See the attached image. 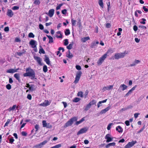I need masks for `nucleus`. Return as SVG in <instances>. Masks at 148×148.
Wrapping results in <instances>:
<instances>
[{
  "label": "nucleus",
  "mask_w": 148,
  "mask_h": 148,
  "mask_svg": "<svg viewBox=\"0 0 148 148\" xmlns=\"http://www.w3.org/2000/svg\"><path fill=\"white\" fill-rule=\"evenodd\" d=\"M42 124L43 127H46L47 126V123H46V121L43 120L42 121Z\"/></svg>",
  "instance_id": "58836bf2"
},
{
  "label": "nucleus",
  "mask_w": 148,
  "mask_h": 148,
  "mask_svg": "<svg viewBox=\"0 0 148 148\" xmlns=\"http://www.w3.org/2000/svg\"><path fill=\"white\" fill-rule=\"evenodd\" d=\"M56 37L58 38H62V35L60 31H59L56 32Z\"/></svg>",
  "instance_id": "412c9836"
},
{
  "label": "nucleus",
  "mask_w": 148,
  "mask_h": 148,
  "mask_svg": "<svg viewBox=\"0 0 148 148\" xmlns=\"http://www.w3.org/2000/svg\"><path fill=\"white\" fill-rule=\"evenodd\" d=\"M136 143L137 141L136 140L129 142L125 146L124 148H130L133 146Z\"/></svg>",
  "instance_id": "6e6552de"
},
{
  "label": "nucleus",
  "mask_w": 148,
  "mask_h": 148,
  "mask_svg": "<svg viewBox=\"0 0 148 148\" xmlns=\"http://www.w3.org/2000/svg\"><path fill=\"white\" fill-rule=\"evenodd\" d=\"M23 53V52H18L16 53L17 54V55L19 56H21L22 55Z\"/></svg>",
  "instance_id": "6e6d98bb"
},
{
  "label": "nucleus",
  "mask_w": 148,
  "mask_h": 148,
  "mask_svg": "<svg viewBox=\"0 0 148 148\" xmlns=\"http://www.w3.org/2000/svg\"><path fill=\"white\" fill-rule=\"evenodd\" d=\"M47 140H45L42 142V143H40V144L42 146V147H43V146L45 145L47 143Z\"/></svg>",
  "instance_id": "4c0bfd02"
},
{
  "label": "nucleus",
  "mask_w": 148,
  "mask_h": 148,
  "mask_svg": "<svg viewBox=\"0 0 148 148\" xmlns=\"http://www.w3.org/2000/svg\"><path fill=\"white\" fill-rule=\"evenodd\" d=\"M133 29L135 32L137 31L138 30V27L136 25H134L133 27Z\"/></svg>",
  "instance_id": "338daca9"
},
{
  "label": "nucleus",
  "mask_w": 148,
  "mask_h": 148,
  "mask_svg": "<svg viewBox=\"0 0 148 148\" xmlns=\"http://www.w3.org/2000/svg\"><path fill=\"white\" fill-rule=\"evenodd\" d=\"M34 35L32 33L30 32L28 34V37L29 38H34Z\"/></svg>",
  "instance_id": "79ce46f5"
},
{
  "label": "nucleus",
  "mask_w": 148,
  "mask_h": 148,
  "mask_svg": "<svg viewBox=\"0 0 148 148\" xmlns=\"http://www.w3.org/2000/svg\"><path fill=\"white\" fill-rule=\"evenodd\" d=\"M18 108V106H17V107H16V105H14L12 107H10L9 108V110L10 111L11 110H14L15 108Z\"/></svg>",
  "instance_id": "7c9ffc66"
},
{
  "label": "nucleus",
  "mask_w": 148,
  "mask_h": 148,
  "mask_svg": "<svg viewBox=\"0 0 148 148\" xmlns=\"http://www.w3.org/2000/svg\"><path fill=\"white\" fill-rule=\"evenodd\" d=\"M40 1L39 0H34V3L36 5H38L40 3Z\"/></svg>",
  "instance_id": "c9c22d12"
},
{
  "label": "nucleus",
  "mask_w": 148,
  "mask_h": 148,
  "mask_svg": "<svg viewBox=\"0 0 148 148\" xmlns=\"http://www.w3.org/2000/svg\"><path fill=\"white\" fill-rule=\"evenodd\" d=\"M21 134L23 136H26L27 134V133L26 132L24 131H23L21 132Z\"/></svg>",
  "instance_id": "13d9d810"
},
{
  "label": "nucleus",
  "mask_w": 148,
  "mask_h": 148,
  "mask_svg": "<svg viewBox=\"0 0 148 148\" xmlns=\"http://www.w3.org/2000/svg\"><path fill=\"white\" fill-rule=\"evenodd\" d=\"M143 9L144 11L146 12H147L148 11V9L145 6H143Z\"/></svg>",
  "instance_id": "774afa93"
},
{
  "label": "nucleus",
  "mask_w": 148,
  "mask_h": 148,
  "mask_svg": "<svg viewBox=\"0 0 148 148\" xmlns=\"http://www.w3.org/2000/svg\"><path fill=\"white\" fill-rule=\"evenodd\" d=\"M110 147L111 146H114L115 145L116 143L114 142L109 143L108 144Z\"/></svg>",
  "instance_id": "052dcab7"
},
{
  "label": "nucleus",
  "mask_w": 148,
  "mask_h": 148,
  "mask_svg": "<svg viewBox=\"0 0 148 148\" xmlns=\"http://www.w3.org/2000/svg\"><path fill=\"white\" fill-rule=\"evenodd\" d=\"M49 39V43H51L53 42V38L50 36H47Z\"/></svg>",
  "instance_id": "473e14b6"
},
{
  "label": "nucleus",
  "mask_w": 148,
  "mask_h": 148,
  "mask_svg": "<svg viewBox=\"0 0 148 148\" xmlns=\"http://www.w3.org/2000/svg\"><path fill=\"white\" fill-rule=\"evenodd\" d=\"M77 120V118L76 117H74L71 119L69 121L66 122L64 126V127L66 128V127L71 125L73 122L76 121Z\"/></svg>",
  "instance_id": "20e7f679"
},
{
  "label": "nucleus",
  "mask_w": 148,
  "mask_h": 148,
  "mask_svg": "<svg viewBox=\"0 0 148 148\" xmlns=\"http://www.w3.org/2000/svg\"><path fill=\"white\" fill-rule=\"evenodd\" d=\"M34 57L35 60L36 61L39 65L40 66L42 65V59L41 58L37 56H34Z\"/></svg>",
  "instance_id": "9d476101"
},
{
  "label": "nucleus",
  "mask_w": 148,
  "mask_h": 148,
  "mask_svg": "<svg viewBox=\"0 0 148 148\" xmlns=\"http://www.w3.org/2000/svg\"><path fill=\"white\" fill-rule=\"evenodd\" d=\"M19 70V68L16 69H9L6 71V72L8 73H13L17 72V71Z\"/></svg>",
  "instance_id": "4468645a"
},
{
  "label": "nucleus",
  "mask_w": 148,
  "mask_h": 148,
  "mask_svg": "<svg viewBox=\"0 0 148 148\" xmlns=\"http://www.w3.org/2000/svg\"><path fill=\"white\" fill-rule=\"evenodd\" d=\"M106 4L108 6V10L109 11V10L110 9L111 7L110 6V2L109 1L108 2H106Z\"/></svg>",
  "instance_id": "37998d69"
},
{
  "label": "nucleus",
  "mask_w": 148,
  "mask_h": 148,
  "mask_svg": "<svg viewBox=\"0 0 148 148\" xmlns=\"http://www.w3.org/2000/svg\"><path fill=\"white\" fill-rule=\"evenodd\" d=\"M85 118V117H84L79 121H77L75 123V124L77 125H78L80 123H82L84 121Z\"/></svg>",
  "instance_id": "393cba45"
},
{
  "label": "nucleus",
  "mask_w": 148,
  "mask_h": 148,
  "mask_svg": "<svg viewBox=\"0 0 148 148\" xmlns=\"http://www.w3.org/2000/svg\"><path fill=\"white\" fill-rule=\"evenodd\" d=\"M88 127H85L81 129L77 133V135H79L82 134L86 133L88 130Z\"/></svg>",
  "instance_id": "1a4fd4ad"
},
{
  "label": "nucleus",
  "mask_w": 148,
  "mask_h": 148,
  "mask_svg": "<svg viewBox=\"0 0 148 148\" xmlns=\"http://www.w3.org/2000/svg\"><path fill=\"white\" fill-rule=\"evenodd\" d=\"M111 25L110 23H107L106 24V27L107 28H109L110 27Z\"/></svg>",
  "instance_id": "69168bd1"
},
{
  "label": "nucleus",
  "mask_w": 148,
  "mask_h": 148,
  "mask_svg": "<svg viewBox=\"0 0 148 148\" xmlns=\"http://www.w3.org/2000/svg\"><path fill=\"white\" fill-rule=\"evenodd\" d=\"M98 3L101 8H103L104 5L103 0H99L98 1Z\"/></svg>",
  "instance_id": "cd10ccee"
},
{
  "label": "nucleus",
  "mask_w": 148,
  "mask_h": 148,
  "mask_svg": "<svg viewBox=\"0 0 148 148\" xmlns=\"http://www.w3.org/2000/svg\"><path fill=\"white\" fill-rule=\"evenodd\" d=\"M6 14L9 17H12L14 16V13L11 10L8 9Z\"/></svg>",
  "instance_id": "2eb2a0df"
},
{
  "label": "nucleus",
  "mask_w": 148,
  "mask_h": 148,
  "mask_svg": "<svg viewBox=\"0 0 148 148\" xmlns=\"http://www.w3.org/2000/svg\"><path fill=\"white\" fill-rule=\"evenodd\" d=\"M66 56L67 57L69 58H72L73 57L72 54L71 53L70 51H69L66 54Z\"/></svg>",
  "instance_id": "a878e982"
},
{
  "label": "nucleus",
  "mask_w": 148,
  "mask_h": 148,
  "mask_svg": "<svg viewBox=\"0 0 148 148\" xmlns=\"http://www.w3.org/2000/svg\"><path fill=\"white\" fill-rule=\"evenodd\" d=\"M110 108V107L108 106L105 109L102 110L100 112L101 114H104L108 112Z\"/></svg>",
  "instance_id": "dca6fc26"
},
{
  "label": "nucleus",
  "mask_w": 148,
  "mask_h": 148,
  "mask_svg": "<svg viewBox=\"0 0 148 148\" xmlns=\"http://www.w3.org/2000/svg\"><path fill=\"white\" fill-rule=\"evenodd\" d=\"M71 23L72 26H75L76 24V21L75 20H73V19H71Z\"/></svg>",
  "instance_id": "de8ad7c7"
},
{
  "label": "nucleus",
  "mask_w": 148,
  "mask_h": 148,
  "mask_svg": "<svg viewBox=\"0 0 148 148\" xmlns=\"http://www.w3.org/2000/svg\"><path fill=\"white\" fill-rule=\"evenodd\" d=\"M70 33V30L69 29H66L65 31V35L66 36H68Z\"/></svg>",
  "instance_id": "f704fd0d"
},
{
  "label": "nucleus",
  "mask_w": 148,
  "mask_h": 148,
  "mask_svg": "<svg viewBox=\"0 0 148 148\" xmlns=\"http://www.w3.org/2000/svg\"><path fill=\"white\" fill-rule=\"evenodd\" d=\"M28 77L32 80L36 79L34 71L29 68H28Z\"/></svg>",
  "instance_id": "f03ea898"
},
{
  "label": "nucleus",
  "mask_w": 148,
  "mask_h": 148,
  "mask_svg": "<svg viewBox=\"0 0 148 148\" xmlns=\"http://www.w3.org/2000/svg\"><path fill=\"white\" fill-rule=\"evenodd\" d=\"M19 7L17 6H14L13 7L12 9L13 10H18L19 9Z\"/></svg>",
  "instance_id": "864d4df0"
},
{
  "label": "nucleus",
  "mask_w": 148,
  "mask_h": 148,
  "mask_svg": "<svg viewBox=\"0 0 148 148\" xmlns=\"http://www.w3.org/2000/svg\"><path fill=\"white\" fill-rule=\"evenodd\" d=\"M42 147L40 143L34 146L33 148H41Z\"/></svg>",
  "instance_id": "ea45409f"
},
{
  "label": "nucleus",
  "mask_w": 148,
  "mask_h": 148,
  "mask_svg": "<svg viewBox=\"0 0 148 148\" xmlns=\"http://www.w3.org/2000/svg\"><path fill=\"white\" fill-rule=\"evenodd\" d=\"M39 53H43V54H45V52L44 50L42 48H41L39 50Z\"/></svg>",
  "instance_id": "c03bdc74"
},
{
  "label": "nucleus",
  "mask_w": 148,
  "mask_h": 148,
  "mask_svg": "<svg viewBox=\"0 0 148 148\" xmlns=\"http://www.w3.org/2000/svg\"><path fill=\"white\" fill-rule=\"evenodd\" d=\"M91 106L88 103V104H87L86 105V106L85 107V110H88L91 107Z\"/></svg>",
  "instance_id": "a18cd8bd"
},
{
  "label": "nucleus",
  "mask_w": 148,
  "mask_h": 148,
  "mask_svg": "<svg viewBox=\"0 0 148 148\" xmlns=\"http://www.w3.org/2000/svg\"><path fill=\"white\" fill-rule=\"evenodd\" d=\"M10 121H11V120L10 119H8L7 122H6V123H5V124L4 127L8 126V124L10 122Z\"/></svg>",
  "instance_id": "09e8293b"
},
{
  "label": "nucleus",
  "mask_w": 148,
  "mask_h": 148,
  "mask_svg": "<svg viewBox=\"0 0 148 148\" xmlns=\"http://www.w3.org/2000/svg\"><path fill=\"white\" fill-rule=\"evenodd\" d=\"M82 73L81 71L78 72L76 74L75 79L74 81V83L76 84L79 81L81 76Z\"/></svg>",
  "instance_id": "423d86ee"
},
{
  "label": "nucleus",
  "mask_w": 148,
  "mask_h": 148,
  "mask_svg": "<svg viewBox=\"0 0 148 148\" xmlns=\"http://www.w3.org/2000/svg\"><path fill=\"white\" fill-rule=\"evenodd\" d=\"M64 45L65 46L69 44V41L68 39H65L64 40Z\"/></svg>",
  "instance_id": "e433bc0d"
},
{
  "label": "nucleus",
  "mask_w": 148,
  "mask_h": 148,
  "mask_svg": "<svg viewBox=\"0 0 148 148\" xmlns=\"http://www.w3.org/2000/svg\"><path fill=\"white\" fill-rule=\"evenodd\" d=\"M29 45L31 47L34 49V50L35 52L37 51V49L36 48V45L37 43L36 41L34 40H32L29 42Z\"/></svg>",
  "instance_id": "39448f33"
},
{
  "label": "nucleus",
  "mask_w": 148,
  "mask_h": 148,
  "mask_svg": "<svg viewBox=\"0 0 148 148\" xmlns=\"http://www.w3.org/2000/svg\"><path fill=\"white\" fill-rule=\"evenodd\" d=\"M14 139L12 137H11L9 139L10 143H11V144H12L14 141Z\"/></svg>",
  "instance_id": "603ef678"
},
{
  "label": "nucleus",
  "mask_w": 148,
  "mask_h": 148,
  "mask_svg": "<svg viewBox=\"0 0 148 148\" xmlns=\"http://www.w3.org/2000/svg\"><path fill=\"white\" fill-rule=\"evenodd\" d=\"M127 86L125 84H123L121 85L119 87V89H121L122 91H124L127 89Z\"/></svg>",
  "instance_id": "6ab92c4d"
},
{
  "label": "nucleus",
  "mask_w": 148,
  "mask_h": 148,
  "mask_svg": "<svg viewBox=\"0 0 148 148\" xmlns=\"http://www.w3.org/2000/svg\"><path fill=\"white\" fill-rule=\"evenodd\" d=\"M43 71L45 73L47 71V68L46 65H45L43 66Z\"/></svg>",
  "instance_id": "a19ab883"
},
{
  "label": "nucleus",
  "mask_w": 148,
  "mask_h": 148,
  "mask_svg": "<svg viewBox=\"0 0 148 148\" xmlns=\"http://www.w3.org/2000/svg\"><path fill=\"white\" fill-rule=\"evenodd\" d=\"M125 123L127 126H129L130 125V121H129L127 120L125 121Z\"/></svg>",
  "instance_id": "0e129e2a"
},
{
  "label": "nucleus",
  "mask_w": 148,
  "mask_h": 148,
  "mask_svg": "<svg viewBox=\"0 0 148 148\" xmlns=\"http://www.w3.org/2000/svg\"><path fill=\"white\" fill-rule=\"evenodd\" d=\"M26 73H24L23 74V76L24 77H27L28 76V68H26Z\"/></svg>",
  "instance_id": "5fc2aeb1"
},
{
  "label": "nucleus",
  "mask_w": 148,
  "mask_h": 148,
  "mask_svg": "<svg viewBox=\"0 0 148 148\" xmlns=\"http://www.w3.org/2000/svg\"><path fill=\"white\" fill-rule=\"evenodd\" d=\"M111 49L108 50L106 53H105L101 57L97 62V63L98 65H101L103 62L105 60L108 56V54L110 52Z\"/></svg>",
  "instance_id": "f257e3e1"
},
{
  "label": "nucleus",
  "mask_w": 148,
  "mask_h": 148,
  "mask_svg": "<svg viewBox=\"0 0 148 148\" xmlns=\"http://www.w3.org/2000/svg\"><path fill=\"white\" fill-rule=\"evenodd\" d=\"M105 139L106 140V142L108 143L113 141V138L111 136V134H107L105 136Z\"/></svg>",
  "instance_id": "0eeeda50"
},
{
  "label": "nucleus",
  "mask_w": 148,
  "mask_h": 148,
  "mask_svg": "<svg viewBox=\"0 0 148 148\" xmlns=\"http://www.w3.org/2000/svg\"><path fill=\"white\" fill-rule=\"evenodd\" d=\"M112 125V123H110L108 125L107 129L108 130H109L110 129L111 126Z\"/></svg>",
  "instance_id": "4d7b16f0"
},
{
  "label": "nucleus",
  "mask_w": 148,
  "mask_h": 148,
  "mask_svg": "<svg viewBox=\"0 0 148 148\" xmlns=\"http://www.w3.org/2000/svg\"><path fill=\"white\" fill-rule=\"evenodd\" d=\"M39 29L41 30H42L44 29L43 26L41 24H39Z\"/></svg>",
  "instance_id": "680f3d73"
},
{
  "label": "nucleus",
  "mask_w": 148,
  "mask_h": 148,
  "mask_svg": "<svg viewBox=\"0 0 148 148\" xmlns=\"http://www.w3.org/2000/svg\"><path fill=\"white\" fill-rule=\"evenodd\" d=\"M28 88L29 89V91H32L35 90L36 87L34 85H30L28 84Z\"/></svg>",
  "instance_id": "a211bd4d"
},
{
  "label": "nucleus",
  "mask_w": 148,
  "mask_h": 148,
  "mask_svg": "<svg viewBox=\"0 0 148 148\" xmlns=\"http://www.w3.org/2000/svg\"><path fill=\"white\" fill-rule=\"evenodd\" d=\"M127 54V52H126V51L123 53H117L115 54L114 58L116 59H118L123 58L125 56V54Z\"/></svg>",
  "instance_id": "7ed1b4c3"
},
{
  "label": "nucleus",
  "mask_w": 148,
  "mask_h": 148,
  "mask_svg": "<svg viewBox=\"0 0 148 148\" xmlns=\"http://www.w3.org/2000/svg\"><path fill=\"white\" fill-rule=\"evenodd\" d=\"M113 88V85H109L106 86L104 87L102 89V90L103 91H106V90H112Z\"/></svg>",
  "instance_id": "f8f14e48"
},
{
  "label": "nucleus",
  "mask_w": 148,
  "mask_h": 148,
  "mask_svg": "<svg viewBox=\"0 0 148 148\" xmlns=\"http://www.w3.org/2000/svg\"><path fill=\"white\" fill-rule=\"evenodd\" d=\"M63 4L62 3H61L60 4H59L58 5H57V6L56 7V9L57 10H58L59 9H60L61 6L63 5Z\"/></svg>",
  "instance_id": "49530a36"
},
{
  "label": "nucleus",
  "mask_w": 148,
  "mask_h": 148,
  "mask_svg": "<svg viewBox=\"0 0 148 148\" xmlns=\"http://www.w3.org/2000/svg\"><path fill=\"white\" fill-rule=\"evenodd\" d=\"M54 12L55 10L53 9H51L49 10L48 13H47V14L50 17H51L53 16Z\"/></svg>",
  "instance_id": "ddd939ff"
},
{
  "label": "nucleus",
  "mask_w": 148,
  "mask_h": 148,
  "mask_svg": "<svg viewBox=\"0 0 148 148\" xmlns=\"http://www.w3.org/2000/svg\"><path fill=\"white\" fill-rule=\"evenodd\" d=\"M90 39V38L89 37H87L82 38L81 39V40L83 42H84Z\"/></svg>",
  "instance_id": "c85d7f7f"
},
{
  "label": "nucleus",
  "mask_w": 148,
  "mask_h": 148,
  "mask_svg": "<svg viewBox=\"0 0 148 148\" xmlns=\"http://www.w3.org/2000/svg\"><path fill=\"white\" fill-rule=\"evenodd\" d=\"M141 21H141L140 22V23L141 24H145V22L146 20L145 18H143L141 19Z\"/></svg>",
  "instance_id": "8fccbe9b"
},
{
  "label": "nucleus",
  "mask_w": 148,
  "mask_h": 148,
  "mask_svg": "<svg viewBox=\"0 0 148 148\" xmlns=\"http://www.w3.org/2000/svg\"><path fill=\"white\" fill-rule=\"evenodd\" d=\"M14 77L18 82L20 81V74L19 73H16L14 75Z\"/></svg>",
  "instance_id": "5701e85b"
},
{
  "label": "nucleus",
  "mask_w": 148,
  "mask_h": 148,
  "mask_svg": "<svg viewBox=\"0 0 148 148\" xmlns=\"http://www.w3.org/2000/svg\"><path fill=\"white\" fill-rule=\"evenodd\" d=\"M51 103L50 100H45L43 103L39 104V106L43 107H45L49 105Z\"/></svg>",
  "instance_id": "9b49d317"
},
{
  "label": "nucleus",
  "mask_w": 148,
  "mask_h": 148,
  "mask_svg": "<svg viewBox=\"0 0 148 148\" xmlns=\"http://www.w3.org/2000/svg\"><path fill=\"white\" fill-rule=\"evenodd\" d=\"M83 92L82 91H79L78 92L77 95L78 96L82 97H83Z\"/></svg>",
  "instance_id": "72a5a7b5"
},
{
  "label": "nucleus",
  "mask_w": 148,
  "mask_h": 148,
  "mask_svg": "<svg viewBox=\"0 0 148 148\" xmlns=\"http://www.w3.org/2000/svg\"><path fill=\"white\" fill-rule=\"evenodd\" d=\"M140 62V61L138 60H136L132 64H130V66H136L137 64L139 63Z\"/></svg>",
  "instance_id": "f3484780"
},
{
  "label": "nucleus",
  "mask_w": 148,
  "mask_h": 148,
  "mask_svg": "<svg viewBox=\"0 0 148 148\" xmlns=\"http://www.w3.org/2000/svg\"><path fill=\"white\" fill-rule=\"evenodd\" d=\"M74 42L73 41H72V42H71V43L69 45L67 46V48L69 50L71 49L73 47V46L74 45Z\"/></svg>",
  "instance_id": "b1692460"
},
{
  "label": "nucleus",
  "mask_w": 148,
  "mask_h": 148,
  "mask_svg": "<svg viewBox=\"0 0 148 148\" xmlns=\"http://www.w3.org/2000/svg\"><path fill=\"white\" fill-rule=\"evenodd\" d=\"M6 88L8 90H10L11 88V86L10 84H8L6 85Z\"/></svg>",
  "instance_id": "3c124183"
},
{
  "label": "nucleus",
  "mask_w": 148,
  "mask_h": 148,
  "mask_svg": "<svg viewBox=\"0 0 148 148\" xmlns=\"http://www.w3.org/2000/svg\"><path fill=\"white\" fill-rule=\"evenodd\" d=\"M44 61L46 62V63L48 65H50V61H49V57L47 56H45V58Z\"/></svg>",
  "instance_id": "bb28decb"
},
{
  "label": "nucleus",
  "mask_w": 148,
  "mask_h": 148,
  "mask_svg": "<svg viewBox=\"0 0 148 148\" xmlns=\"http://www.w3.org/2000/svg\"><path fill=\"white\" fill-rule=\"evenodd\" d=\"M107 101V99H106L104 100H103L99 101L97 104V106L98 108H99L100 106H102V103H105Z\"/></svg>",
  "instance_id": "aec40b11"
},
{
  "label": "nucleus",
  "mask_w": 148,
  "mask_h": 148,
  "mask_svg": "<svg viewBox=\"0 0 148 148\" xmlns=\"http://www.w3.org/2000/svg\"><path fill=\"white\" fill-rule=\"evenodd\" d=\"M97 102L95 100H93L92 101H90L89 103L90 105L91 106L92 105L96 104Z\"/></svg>",
  "instance_id": "c756f323"
},
{
  "label": "nucleus",
  "mask_w": 148,
  "mask_h": 148,
  "mask_svg": "<svg viewBox=\"0 0 148 148\" xmlns=\"http://www.w3.org/2000/svg\"><path fill=\"white\" fill-rule=\"evenodd\" d=\"M116 129L119 133H122L123 132V129L120 126L116 127Z\"/></svg>",
  "instance_id": "4be33fe9"
},
{
  "label": "nucleus",
  "mask_w": 148,
  "mask_h": 148,
  "mask_svg": "<svg viewBox=\"0 0 148 148\" xmlns=\"http://www.w3.org/2000/svg\"><path fill=\"white\" fill-rule=\"evenodd\" d=\"M80 99H81L79 98L75 97L73 99V101L74 102H77L79 101Z\"/></svg>",
  "instance_id": "2f4dec72"
},
{
  "label": "nucleus",
  "mask_w": 148,
  "mask_h": 148,
  "mask_svg": "<svg viewBox=\"0 0 148 148\" xmlns=\"http://www.w3.org/2000/svg\"><path fill=\"white\" fill-rule=\"evenodd\" d=\"M35 128L36 130V131L37 132L38 131L39 128V126L38 125H36L35 126Z\"/></svg>",
  "instance_id": "e2e57ef3"
},
{
  "label": "nucleus",
  "mask_w": 148,
  "mask_h": 148,
  "mask_svg": "<svg viewBox=\"0 0 148 148\" xmlns=\"http://www.w3.org/2000/svg\"><path fill=\"white\" fill-rule=\"evenodd\" d=\"M67 10L64 9L62 11V13L63 14H66V13Z\"/></svg>",
  "instance_id": "bf43d9fd"
}]
</instances>
